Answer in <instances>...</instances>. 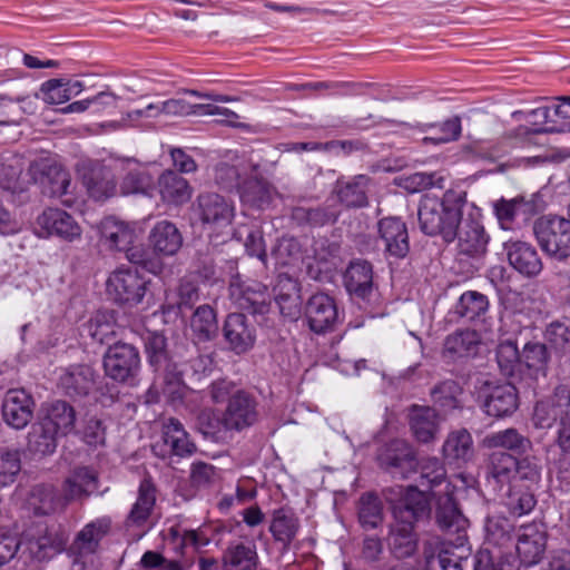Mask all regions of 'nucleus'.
Here are the masks:
<instances>
[{
    "instance_id": "obj_47",
    "label": "nucleus",
    "mask_w": 570,
    "mask_h": 570,
    "mask_svg": "<svg viewBox=\"0 0 570 570\" xmlns=\"http://www.w3.org/2000/svg\"><path fill=\"white\" fill-rule=\"evenodd\" d=\"M55 430L65 436L71 432L76 423V411L66 401H55L47 409L46 415L42 417Z\"/></svg>"
},
{
    "instance_id": "obj_29",
    "label": "nucleus",
    "mask_w": 570,
    "mask_h": 570,
    "mask_svg": "<svg viewBox=\"0 0 570 570\" xmlns=\"http://www.w3.org/2000/svg\"><path fill=\"white\" fill-rule=\"evenodd\" d=\"M38 224L50 235L72 242L81 236V228L71 215L59 208H47L38 217Z\"/></svg>"
},
{
    "instance_id": "obj_42",
    "label": "nucleus",
    "mask_w": 570,
    "mask_h": 570,
    "mask_svg": "<svg viewBox=\"0 0 570 570\" xmlns=\"http://www.w3.org/2000/svg\"><path fill=\"white\" fill-rule=\"evenodd\" d=\"M471 554V547L468 543V535L461 534L454 540H446L442 543L438 554L439 566L442 570H463V561Z\"/></svg>"
},
{
    "instance_id": "obj_63",
    "label": "nucleus",
    "mask_w": 570,
    "mask_h": 570,
    "mask_svg": "<svg viewBox=\"0 0 570 570\" xmlns=\"http://www.w3.org/2000/svg\"><path fill=\"white\" fill-rule=\"evenodd\" d=\"M532 209V205L525 200L511 199L501 200L495 205V215L500 225L504 229L510 228V224L519 216L528 215Z\"/></svg>"
},
{
    "instance_id": "obj_58",
    "label": "nucleus",
    "mask_w": 570,
    "mask_h": 570,
    "mask_svg": "<svg viewBox=\"0 0 570 570\" xmlns=\"http://www.w3.org/2000/svg\"><path fill=\"white\" fill-rule=\"evenodd\" d=\"M154 188V179L147 169L134 168L127 171L120 183L122 195H147Z\"/></svg>"
},
{
    "instance_id": "obj_64",
    "label": "nucleus",
    "mask_w": 570,
    "mask_h": 570,
    "mask_svg": "<svg viewBox=\"0 0 570 570\" xmlns=\"http://www.w3.org/2000/svg\"><path fill=\"white\" fill-rule=\"evenodd\" d=\"M21 470V453L17 449H0V487L14 482Z\"/></svg>"
},
{
    "instance_id": "obj_50",
    "label": "nucleus",
    "mask_w": 570,
    "mask_h": 570,
    "mask_svg": "<svg viewBox=\"0 0 570 570\" xmlns=\"http://www.w3.org/2000/svg\"><path fill=\"white\" fill-rule=\"evenodd\" d=\"M489 299L487 295L478 291L464 292L455 306V313L468 321L482 318L489 309Z\"/></svg>"
},
{
    "instance_id": "obj_53",
    "label": "nucleus",
    "mask_w": 570,
    "mask_h": 570,
    "mask_svg": "<svg viewBox=\"0 0 570 570\" xmlns=\"http://www.w3.org/2000/svg\"><path fill=\"white\" fill-rule=\"evenodd\" d=\"M292 218L299 225H309L313 227L334 224L338 218V213L331 207H303L293 208Z\"/></svg>"
},
{
    "instance_id": "obj_40",
    "label": "nucleus",
    "mask_w": 570,
    "mask_h": 570,
    "mask_svg": "<svg viewBox=\"0 0 570 570\" xmlns=\"http://www.w3.org/2000/svg\"><path fill=\"white\" fill-rule=\"evenodd\" d=\"M82 183L89 196L104 202L116 194V180L109 170L102 166H95L86 170L82 175Z\"/></svg>"
},
{
    "instance_id": "obj_36",
    "label": "nucleus",
    "mask_w": 570,
    "mask_h": 570,
    "mask_svg": "<svg viewBox=\"0 0 570 570\" xmlns=\"http://www.w3.org/2000/svg\"><path fill=\"white\" fill-rule=\"evenodd\" d=\"M462 394L463 389L458 381H441L430 390L431 407L435 409L439 415H448L454 410L462 409Z\"/></svg>"
},
{
    "instance_id": "obj_13",
    "label": "nucleus",
    "mask_w": 570,
    "mask_h": 570,
    "mask_svg": "<svg viewBox=\"0 0 570 570\" xmlns=\"http://www.w3.org/2000/svg\"><path fill=\"white\" fill-rule=\"evenodd\" d=\"M304 315L307 326L315 334L332 332L340 322L334 298L324 293H316L308 298Z\"/></svg>"
},
{
    "instance_id": "obj_10",
    "label": "nucleus",
    "mask_w": 570,
    "mask_h": 570,
    "mask_svg": "<svg viewBox=\"0 0 570 570\" xmlns=\"http://www.w3.org/2000/svg\"><path fill=\"white\" fill-rule=\"evenodd\" d=\"M570 417V389L558 385L553 393L535 403L532 422L537 429H550Z\"/></svg>"
},
{
    "instance_id": "obj_55",
    "label": "nucleus",
    "mask_w": 570,
    "mask_h": 570,
    "mask_svg": "<svg viewBox=\"0 0 570 570\" xmlns=\"http://www.w3.org/2000/svg\"><path fill=\"white\" fill-rule=\"evenodd\" d=\"M420 484L426 488L433 497L439 495L438 487L445 484V488H449L446 470L438 458H428L422 461Z\"/></svg>"
},
{
    "instance_id": "obj_31",
    "label": "nucleus",
    "mask_w": 570,
    "mask_h": 570,
    "mask_svg": "<svg viewBox=\"0 0 570 570\" xmlns=\"http://www.w3.org/2000/svg\"><path fill=\"white\" fill-rule=\"evenodd\" d=\"M347 292L358 298L366 299L373 292V266L368 261L354 259L344 274Z\"/></svg>"
},
{
    "instance_id": "obj_45",
    "label": "nucleus",
    "mask_w": 570,
    "mask_h": 570,
    "mask_svg": "<svg viewBox=\"0 0 570 570\" xmlns=\"http://www.w3.org/2000/svg\"><path fill=\"white\" fill-rule=\"evenodd\" d=\"M274 299L283 316L295 320L299 314L298 284L289 278H279L274 287Z\"/></svg>"
},
{
    "instance_id": "obj_26",
    "label": "nucleus",
    "mask_w": 570,
    "mask_h": 570,
    "mask_svg": "<svg viewBox=\"0 0 570 570\" xmlns=\"http://www.w3.org/2000/svg\"><path fill=\"white\" fill-rule=\"evenodd\" d=\"M373 179L367 175H355L347 179L338 178L334 191L338 202L347 208H362L368 205V191Z\"/></svg>"
},
{
    "instance_id": "obj_39",
    "label": "nucleus",
    "mask_w": 570,
    "mask_h": 570,
    "mask_svg": "<svg viewBox=\"0 0 570 570\" xmlns=\"http://www.w3.org/2000/svg\"><path fill=\"white\" fill-rule=\"evenodd\" d=\"M237 193L244 204L264 208L271 204L274 188L266 179L258 177L255 171H249Z\"/></svg>"
},
{
    "instance_id": "obj_61",
    "label": "nucleus",
    "mask_w": 570,
    "mask_h": 570,
    "mask_svg": "<svg viewBox=\"0 0 570 570\" xmlns=\"http://www.w3.org/2000/svg\"><path fill=\"white\" fill-rule=\"evenodd\" d=\"M537 504L534 494L529 488L525 490L517 489L515 485H511L507 493L504 505L510 513L521 517L528 514L533 510Z\"/></svg>"
},
{
    "instance_id": "obj_24",
    "label": "nucleus",
    "mask_w": 570,
    "mask_h": 570,
    "mask_svg": "<svg viewBox=\"0 0 570 570\" xmlns=\"http://www.w3.org/2000/svg\"><path fill=\"white\" fill-rule=\"evenodd\" d=\"M380 239L385 253L396 258H404L410 250L406 224L399 217H384L379 220Z\"/></svg>"
},
{
    "instance_id": "obj_18",
    "label": "nucleus",
    "mask_w": 570,
    "mask_h": 570,
    "mask_svg": "<svg viewBox=\"0 0 570 570\" xmlns=\"http://www.w3.org/2000/svg\"><path fill=\"white\" fill-rule=\"evenodd\" d=\"M257 402L245 391L235 392L225 410V423L232 431H242L252 426L258 419Z\"/></svg>"
},
{
    "instance_id": "obj_25",
    "label": "nucleus",
    "mask_w": 570,
    "mask_h": 570,
    "mask_svg": "<svg viewBox=\"0 0 570 570\" xmlns=\"http://www.w3.org/2000/svg\"><path fill=\"white\" fill-rule=\"evenodd\" d=\"M65 543L63 534L55 525L40 524L29 534L28 550L33 559L43 561L62 551Z\"/></svg>"
},
{
    "instance_id": "obj_28",
    "label": "nucleus",
    "mask_w": 570,
    "mask_h": 570,
    "mask_svg": "<svg viewBox=\"0 0 570 570\" xmlns=\"http://www.w3.org/2000/svg\"><path fill=\"white\" fill-rule=\"evenodd\" d=\"M257 167L238 157L233 163L220 161L214 168L215 184L225 191H238L248 173L256 171Z\"/></svg>"
},
{
    "instance_id": "obj_21",
    "label": "nucleus",
    "mask_w": 570,
    "mask_h": 570,
    "mask_svg": "<svg viewBox=\"0 0 570 570\" xmlns=\"http://www.w3.org/2000/svg\"><path fill=\"white\" fill-rule=\"evenodd\" d=\"M409 426L413 438L423 444L432 443L440 432L441 415L430 405L413 404L407 413Z\"/></svg>"
},
{
    "instance_id": "obj_27",
    "label": "nucleus",
    "mask_w": 570,
    "mask_h": 570,
    "mask_svg": "<svg viewBox=\"0 0 570 570\" xmlns=\"http://www.w3.org/2000/svg\"><path fill=\"white\" fill-rule=\"evenodd\" d=\"M112 518L110 515L98 517L77 533L71 543L70 551H78L81 554H95L104 538L112 530Z\"/></svg>"
},
{
    "instance_id": "obj_52",
    "label": "nucleus",
    "mask_w": 570,
    "mask_h": 570,
    "mask_svg": "<svg viewBox=\"0 0 570 570\" xmlns=\"http://www.w3.org/2000/svg\"><path fill=\"white\" fill-rule=\"evenodd\" d=\"M517 456L507 451H493L489 455V474L500 484L515 480Z\"/></svg>"
},
{
    "instance_id": "obj_32",
    "label": "nucleus",
    "mask_w": 570,
    "mask_h": 570,
    "mask_svg": "<svg viewBox=\"0 0 570 570\" xmlns=\"http://www.w3.org/2000/svg\"><path fill=\"white\" fill-rule=\"evenodd\" d=\"M157 183L160 198L168 205L180 206L191 198L193 187L186 178L176 171H164Z\"/></svg>"
},
{
    "instance_id": "obj_43",
    "label": "nucleus",
    "mask_w": 570,
    "mask_h": 570,
    "mask_svg": "<svg viewBox=\"0 0 570 570\" xmlns=\"http://www.w3.org/2000/svg\"><path fill=\"white\" fill-rule=\"evenodd\" d=\"M145 352L148 363L155 371L173 372L177 363L173 362L168 351L167 338L158 332L148 333L145 338Z\"/></svg>"
},
{
    "instance_id": "obj_35",
    "label": "nucleus",
    "mask_w": 570,
    "mask_h": 570,
    "mask_svg": "<svg viewBox=\"0 0 570 570\" xmlns=\"http://www.w3.org/2000/svg\"><path fill=\"white\" fill-rule=\"evenodd\" d=\"M95 370L86 364L68 367L59 379V385L70 397L86 396L95 385Z\"/></svg>"
},
{
    "instance_id": "obj_62",
    "label": "nucleus",
    "mask_w": 570,
    "mask_h": 570,
    "mask_svg": "<svg viewBox=\"0 0 570 570\" xmlns=\"http://www.w3.org/2000/svg\"><path fill=\"white\" fill-rule=\"evenodd\" d=\"M497 362L504 376H513L521 363L517 343L510 340L501 342L497 347Z\"/></svg>"
},
{
    "instance_id": "obj_6",
    "label": "nucleus",
    "mask_w": 570,
    "mask_h": 570,
    "mask_svg": "<svg viewBox=\"0 0 570 570\" xmlns=\"http://www.w3.org/2000/svg\"><path fill=\"white\" fill-rule=\"evenodd\" d=\"M456 250L459 256L480 261L488 252L490 240L481 222V214L472 207L465 212L455 228Z\"/></svg>"
},
{
    "instance_id": "obj_4",
    "label": "nucleus",
    "mask_w": 570,
    "mask_h": 570,
    "mask_svg": "<svg viewBox=\"0 0 570 570\" xmlns=\"http://www.w3.org/2000/svg\"><path fill=\"white\" fill-rule=\"evenodd\" d=\"M532 229L538 245L548 256L558 261L570 257V219L546 215L533 223Z\"/></svg>"
},
{
    "instance_id": "obj_8",
    "label": "nucleus",
    "mask_w": 570,
    "mask_h": 570,
    "mask_svg": "<svg viewBox=\"0 0 570 570\" xmlns=\"http://www.w3.org/2000/svg\"><path fill=\"white\" fill-rule=\"evenodd\" d=\"M193 212L198 220L209 229L224 228L235 217L234 202L214 191L198 194L193 204Z\"/></svg>"
},
{
    "instance_id": "obj_46",
    "label": "nucleus",
    "mask_w": 570,
    "mask_h": 570,
    "mask_svg": "<svg viewBox=\"0 0 570 570\" xmlns=\"http://www.w3.org/2000/svg\"><path fill=\"white\" fill-rule=\"evenodd\" d=\"M60 436L55 428L40 419L32 425L28 434L29 450L41 455L51 454L55 452Z\"/></svg>"
},
{
    "instance_id": "obj_5",
    "label": "nucleus",
    "mask_w": 570,
    "mask_h": 570,
    "mask_svg": "<svg viewBox=\"0 0 570 570\" xmlns=\"http://www.w3.org/2000/svg\"><path fill=\"white\" fill-rule=\"evenodd\" d=\"M102 365L107 377L117 383L134 385L141 368L139 351L134 344L116 341L105 352Z\"/></svg>"
},
{
    "instance_id": "obj_22",
    "label": "nucleus",
    "mask_w": 570,
    "mask_h": 570,
    "mask_svg": "<svg viewBox=\"0 0 570 570\" xmlns=\"http://www.w3.org/2000/svg\"><path fill=\"white\" fill-rule=\"evenodd\" d=\"M547 546V533L537 523L521 525L519 528L517 553L521 563L533 566L541 561Z\"/></svg>"
},
{
    "instance_id": "obj_9",
    "label": "nucleus",
    "mask_w": 570,
    "mask_h": 570,
    "mask_svg": "<svg viewBox=\"0 0 570 570\" xmlns=\"http://www.w3.org/2000/svg\"><path fill=\"white\" fill-rule=\"evenodd\" d=\"M147 289V281L136 268H118L107 279L108 294L119 304H139Z\"/></svg>"
},
{
    "instance_id": "obj_49",
    "label": "nucleus",
    "mask_w": 570,
    "mask_h": 570,
    "mask_svg": "<svg viewBox=\"0 0 570 570\" xmlns=\"http://www.w3.org/2000/svg\"><path fill=\"white\" fill-rule=\"evenodd\" d=\"M443 454L451 461H469L473 456V440L465 430L451 432L444 444Z\"/></svg>"
},
{
    "instance_id": "obj_54",
    "label": "nucleus",
    "mask_w": 570,
    "mask_h": 570,
    "mask_svg": "<svg viewBox=\"0 0 570 570\" xmlns=\"http://www.w3.org/2000/svg\"><path fill=\"white\" fill-rule=\"evenodd\" d=\"M480 344V335L474 330H460L449 335L445 340V350L460 357L476 354Z\"/></svg>"
},
{
    "instance_id": "obj_30",
    "label": "nucleus",
    "mask_w": 570,
    "mask_h": 570,
    "mask_svg": "<svg viewBox=\"0 0 570 570\" xmlns=\"http://www.w3.org/2000/svg\"><path fill=\"white\" fill-rule=\"evenodd\" d=\"M435 521L439 528L449 534L453 533L456 537L466 534L468 520L460 512L454 498L450 495L448 490L444 495L438 498Z\"/></svg>"
},
{
    "instance_id": "obj_60",
    "label": "nucleus",
    "mask_w": 570,
    "mask_h": 570,
    "mask_svg": "<svg viewBox=\"0 0 570 570\" xmlns=\"http://www.w3.org/2000/svg\"><path fill=\"white\" fill-rule=\"evenodd\" d=\"M514 525L505 517H488L485 521L487 540L499 547H504L512 541Z\"/></svg>"
},
{
    "instance_id": "obj_14",
    "label": "nucleus",
    "mask_w": 570,
    "mask_h": 570,
    "mask_svg": "<svg viewBox=\"0 0 570 570\" xmlns=\"http://www.w3.org/2000/svg\"><path fill=\"white\" fill-rule=\"evenodd\" d=\"M481 396L483 397L484 412L492 417L511 416L519 407V393L511 383L492 384L484 382Z\"/></svg>"
},
{
    "instance_id": "obj_1",
    "label": "nucleus",
    "mask_w": 570,
    "mask_h": 570,
    "mask_svg": "<svg viewBox=\"0 0 570 570\" xmlns=\"http://www.w3.org/2000/svg\"><path fill=\"white\" fill-rule=\"evenodd\" d=\"M392 513L393 521L389 524L386 544L395 559L403 560L412 557L419 548L415 525L430 518V502L417 488L409 487L402 500L393 505Z\"/></svg>"
},
{
    "instance_id": "obj_15",
    "label": "nucleus",
    "mask_w": 570,
    "mask_h": 570,
    "mask_svg": "<svg viewBox=\"0 0 570 570\" xmlns=\"http://www.w3.org/2000/svg\"><path fill=\"white\" fill-rule=\"evenodd\" d=\"M161 439L163 443L153 445V451L163 459L171 455L189 456L196 451V445L189 440L188 433L178 419L169 417L164 422Z\"/></svg>"
},
{
    "instance_id": "obj_37",
    "label": "nucleus",
    "mask_w": 570,
    "mask_h": 570,
    "mask_svg": "<svg viewBox=\"0 0 570 570\" xmlns=\"http://www.w3.org/2000/svg\"><path fill=\"white\" fill-rule=\"evenodd\" d=\"M299 528V519L291 509L279 508L273 512L269 531L275 542L282 544V552L289 550Z\"/></svg>"
},
{
    "instance_id": "obj_38",
    "label": "nucleus",
    "mask_w": 570,
    "mask_h": 570,
    "mask_svg": "<svg viewBox=\"0 0 570 570\" xmlns=\"http://www.w3.org/2000/svg\"><path fill=\"white\" fill-rule=\"evenodd\" d=\"M28 507L36 515H50L67 505L56 487L52 484H37L30 491Z\"/></svg>"
},
{
    "instance_id": "obj_11",
    "label": "nucleus",
    "mask_w": 570,
    "mask_h": 570,
    "mask_svg": "<svg viewBox=\"0 0 570 570\" xmlns=\"http://www.w3.org/2000/svg\"><path fill=\"white\" fill-rule=\"evenodd\" d=\"M229 296L238 309L253 316H264L272 307L273 297L267 286L258 282L232 283Z\"/></svg>"
},
{
    "instance_id": "obj_48",
    "label": "nucleus",
    "mask_w": 570,
    "mask_h": 570,
    "mask_svg": "<svg viewBox=\"0 0 570 570\" xmlns=\"http://www.w3.org/2000/svg\"><path fill=\"white\" fill-rule=\"evenodd\" d=\"M358 521L363 529L373 530L383 522V503L373 492L363 493L357 507Z\"/></svg>"
},
{
    "instance_id": "obj_59",
    "label": "nucleus",
    "mask_w": 570,
    "mask_h": 570,
    "mask_svg": "<svg viewBox=\"0 0 570 570\" xmlns=\"http://www.w3.org/2000/svg\"><path fill=\"white\" fill-rule=\"evenodd\" d=\"M214 361L210 355L199 354L195 347L189 352L186 360L179 362V370H175V376L180 380V376L188 375L193 377H202L209 373L213 368Z\"/></svg>"
},
{
    "instance_id": "obj_20",
    "label": "nucleus",
    "mask_w": 570,
    "mask_h": 570,
    "mask_svg": "<svg viewBox=\"0 0 570 570\" xmlns=\"http://www.w3.org/2000/svg\"><path fill=\"white\" fill-rule=\"evenodd\" d=\"M223 334L228 348L237 355L252 350L256 341V330L244 313L229 314L225 320Z\"/></svg>"
},
{
    "instance_id": "obj_16",
    "label": "nucleus",
    "mask_w": 570,
    "mask_h": 570,
    "mask_svg": "<svg viewBox=\"0 0 570 570\" xmlns=\"http://www.w3.org/2000/svg\"><path fill=\"white\" fill-rule=\"evenodd\" d=\"M384 122L399 124L400 126L403 127L416 129L420 132H431V135L423 137V145L431 144L434 146H439L443 144H449L452 141H456L462 134L461 118L459 116H453L441 122L415 125H410L407 122H396L394 120H389L385 118H379L376 121H374L375 125H381Z\"/></svg>"
},
{
    "instance_id": "obj_2",
    "label": "nucleus",
    "mask_w": 570,
    "mask_h": 570,
    "mask_svg": "<svg viewBox=\"0 0 570 570\" xmlns=\"http://www.w3.org/2000/svg\"><path fill=\"white\" fill-rule=\"evenodd\" d=\"M466 207V191L461 189H448L442 198L423 195L417 207L421 232L428 236H440L445 243L454 242L455 228Z\"/></svg>"
},
{
    "instance_id": "obj_51",
    "label": "nucleus",
    "mask_w": 570,
    "mask_h": 570,
    "mask_svg": "<svg viewBox=\"0 0 570 570\" xmlns=\"http://www.w3.org/2000/svg\"><path fill=\"white\" fill-rule=\"evenodd\" d=\"M191 331L200 342H208L216 337L218 324L216 313L209 305H200L191 317Z\"/></svg>"
},
{
    "instance_id": "obj_23",
    "label": "nucleus",
    "mask_w": 570,
    "mask_h": 570,
    "mask_svg": "<svg viewBox=\"0 0 570 570\" xmlns=\"http://www.w3.org/2000/svg\"><path fill=\"white\" fill-rule=\"evenodd\" d=\"M509 264L527 277L539 275L543 268L537 249L527 242L509 239L503 243Z\"/></svg>"
},
{
    "instance_id": "obj_41",
    "label": "nucleus",
    "mask_w": 570,
    "mask_h": 570,
    "mask_svg": "<svg viewBox=\"0 0 570 570\" xmlns=\"http://www.w3.org/2000/svg\"><path fill=\"white\" fill-rule=\"evenodd\" d=\"M223 570H255L258 564L256 546L252 542L230 543L223 554Z\"/></svg>"
},
{
    "instance_id": "obj_57",
    "label": "nucleus",
    "mask_w": 570,
    "mask_h": 570,
    "mask_svg": "<svg viewBox=\"0 0 570 570\" xmlns=\"http://www.w3.org/2000/svg\"><path fill=\"white\" fill-rule=\"evenodd\" d=\"M86 331L94 342L109 344L117 335V325L107 313H98L86 324Z\"/></svg>"
},
{
    "instance_id": "obj_7",
    "label": "nucleus",
    "mask_w": 570,
    "mask_h": 570,
    "mask_svg": "<svg viewBox=\"0 0 570 570\" xmlns=\"http://www.w3.org/2000/svg\"><path fill=\"white\" fill-rule=\"evenodd\" d=\"M376 460L381 469L402 480L415 473L419 465L414 448L401 439H394L381 446Z\"/></svg>"
},
{
    "instance_id": "obj_44",
    "label": "nucleus",
    "mask_w": 570,
    "mask_h": 570,
    "mask_svg": "<svg viewBox=\"0 0 570 570\" xmlns=\"http://www.w3.org/2000/svg\"><path fill=\"white\" fill-rule=\"evenodd\" d=\"M483 442L489 449H504L507 452L511 451L518 454H523L532 448L531 440L514 428L490 433Z\"/></svg>"
},
{
    "instance_id": "obj_17",
    "label": "nucleus",
    "mask_w": 570,
    "mask_h": 570,
    "mask_svg": "<svg viewBox=\"0 0 570 570\" xmlns=\"http://www.w3.org/2000/svg\"><path fill=\"white\" fill-rule=\"evenodd\" d=\"M35 401L22 389L6 392L2 401L3 421L16 430L24 429L33 417Z\"/></svg>"
},
{
    "instance_id": "obj_3",
    "label": "nucleus",
    "mask_w": 570,
    "mask_h": 570,
    "mask_svg": "<svg viewBox=\"0 0 570 570\" xmlns=\"http://www.w3.org/2000/svg\"><path fill=\"white\" fill-rule=\"evenodd\" d=\"M28 176L42 195L59 198L67 207L75 204L71 175L57 160L48 157L35 159L28 167Z\"/></svg>"
},
{
    "instance_id": "obj_34",
    "label": "nucleus",
    "mask_w": 570,
    "mask_h": 570,
    "mask_svg": "<svg viewBox=\"0 0 570 570\" xmlns=\"http://www.w3.org/2000/svg\"><path fill=\"white\" fill-rule=\"evenodd\" d=\"M157 489L150 476L141 480L136 502L132 504L126 524L128 527H142L150 518L156 504Z\"/></svg>"
},
{
    "instance_id": "obj_56",
    "label": "nucleus",
    "mask_w": 570,
    "mask_h": 570,
    "mask_svg": "<svg viewBox=\"0 0 570 570\" xmlns=\"http://www.w3.org/2000/svg\"><path fill=\"white\" fill-rule=\"evenodd\" d=\"M527 117L530 119L531 128L519 127V131L524 134H552L562 131L553 114H551V108L548 106L532 109L527 114Z\"/></svg>"
},
{
    "instance_id": "obj_33",
    "label": "nucleus",
    "mask_w": 570,
    "mask_h": 570,
    "mask_svg": "<svg viewBox=\"0 0 570 570\" xmlns=\"http://www.w3.org/2000/svg\"><path fill=\"white\" fill-rule=\"evenodd\" d=\"M149 244L156 254L173 256L183 246V235L174 223L160 220L149 233Z\"/></svg>"
},
{
    "instance_id": "obj_19",
    "label": "nucleus",
    "mask_w": 570,
    "mask_h": 570,
    "mask_svg": "<svg viewBox=\"0 0 570 570\" xmlns=\"http://www.w3.org/2000/svg\"><path fill=\"white\" fill-rule=\"evenodd\" d=\"M98 473L88 466H79L62 482L61 494L66 505L71 502L82 503L98 490Z\"/></svg>"
},
{
    "instance_id": "obj_12",
    "label": "nucleus",
    "mask_w": 570,
    "mask_h": 570,
    "mask_svg": "<svg viewBox=\"0 0 570 570\" xmlns=\"http://www.w3.org/2000/svg\"><path fill=\"white\" fill-rule=\"evenodd\" d=\"M99 242L110 250L125 252L129 261L139 263L137 249L134 247L136 232L128 223L115 217L104 218L97 226Z\"/></svg>"
}]
</instances>
